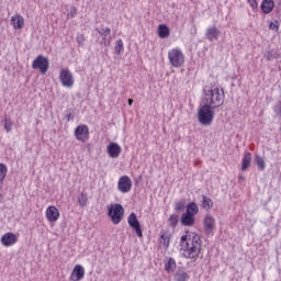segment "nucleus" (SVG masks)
I'll list each match as a JSON object with an SVG mask.
<instances>
[{"mask_svg":"<svg viewBox=\"0 0 281 281\" xmlns=\"http://www.w3.org/2000/svg\"><path fill=\"white\" fill-rule=\"evenodd\" d=\"M239 179H243V176H239Z\"/></svg>","mask_w":281,"mask_h":281,"instance_id":"obj_43","label":"nucleus"},{"mask_svg":"<svg viewBox=\"0 0 281 281\" xmlns=\"http://www.w3.org/2000/svg\"><path fill=\"white\" fill-rule=\"evenodd\" d=\"M221 37V30L216 27V25L209 26L205 31V38L206 41H210L211 43L214 41H218Z\"/></svg>","mask_w":281,"mask_h":281,"instance_id":"obj_11","label":"nucleus"},{"mask_svg":"<svg viewBox=\"0 0 281 281\" xmlns=\"http://www.w3.org/2000/svg\"><path fill=\"white\" fill-rule=\"evenodd\" d=\"M11 25L14 30H23L25 27V19L22 15L15 14L11 16Z\"/></svg>","mask_w":281,"mask_h":281,"instance_id":"obj_16","label":"nucleus"},{"mask_svg":"<svg viewBox=\"0 0 281 281\" xmlns=\"http://www.w3.org/2000/svg\"><path fill=\"white\" fill-rule=\"evenodd\" d=\"M120 153H122V147H120L117 143H110L108 146L109 157H112V159H117V157H120Z\"/></svg>","mask_w":281,"mask_h":281,"instance_id":"obj_15","label":"nucleus"},{"mask_svg":"<svg viewBox=\"0 0 281 281\" xmlns=\"http://www.w3.org/2000/svg\"><path fill=\"white\" fill-rule=\"evenodd\" d=\"M108 216H110L113 225H120L124 218V206L119 203L111 204L108 207Z\"/></svg>","mask_w":281,"mask_h":281,"instance_id":"obj_4","label":"nucleus"},{"mask_svg":"<svg viewBox=\"0 0 281 281\" xmlns=\"http://www.w3.org/2000/svg\"><path fill=\"white\" fill-rule=\"evenodd\" d=\"M263 58H266V60H273V58H277L276 52L273 50L266 52L263 55Z\"/></svg>","mask_w":281,"mask_h":281,"instance_id":"obj_33","label":"nucleus"},{"mask_svg":"<svg viewBox=\"0 0 281 281\" xmlns=\"http://www.w3.org/2000/svg\"><path fill=\"white\" fill-rule=\"evenodd\" d=\"M175 280L176 281H188L190 280V276H188V272L186 270L179 268L175 273Z\"/></svg>","mask_w":281,"mask_h":281,"instance_id":"obj_22","label":"nucleus"},{"mask_svg":"<svg viewBox=\"0 0 281 281\" xmlns=\"http://www.w3.org/2000/svg\"><path fill=\"white\" fill-rule=\"evenodd\" d=\"M168 59L171 67H183V63H186V56L179 48L170 49L168 53Z\"/></svg>","mask_w":281,"mask_h":281,"instance_id":"obj_5","label":"nucleus"},{"mask_svg":"<svg viewBox=\"0 0 281 281\" xmlns=\"http://www.w3.org/2000/svg\"><path fill=\"white\" fill-rule=\"evenodd\" d=\"M75 137H77L79 142H87L89 137V126L87 125L77 126L75 130Z\"/></svg>","mask_w":281,"mask_h":281,"instance_id":"obj_12","label":"nucleus"},{"mask_svg":"<svg viewBox=\"0 0 281 281\" xmlns=\"http://www.w3.org/2000/svg\"><path fill=\"white\" fill-rule=\"evenodd\" d=\"M60 217V212L56 206H48L46 210V218L49 223H56V221Z\"/></svg>","mask_w":281,"mask_h":281,"instance_id":"obj_14","label":"nucleus"},{"mask_svg":"<svg viewBox=\"0 0 281 281\" xmlns=\"http://www.w3.org/2000/svg\"><path fill=\"white\" fill-rule=\"evenodd\" d=\"M269 27L270 30H278L279 26L276 23L271 22Z\"/></svg>","mask_w":281,"mask_h":281,"instance_id":"obj_41","label":"nucleus"},{"mask_svg":"<svg viewBox=\"0 0 281 281\" xmlns=\"http://www.w3.org/2000/svg\"><path fill=\"white\" fill-rule=\"evenodd\" d=\"M33 69H38L41 74H47L49 69V59L43 55H38L32 63Z\"/></svg>","mask_w":281,"mask_h":281,"instance_id":"obj_6","label":"nucleus"},{"mask_svg":"<svg viewBox=\"0 0 281 281\" xmlns=\"http://www.w3.org/2000/svg\"><path fill=\"white\" fill-rule=\"evenodd\" d=\"M202 207L203 210H212L214 207V202L207 195H202Z\"/></svg>","mask_w":281,"mask_h":281,"instance_id":"obj_25","label":"nucleus"},{"mask_svg":"<svg viewBox=\"0 0 281 281\" xmlns=\"http://www.w3.org/2000/svg\"><path fill=\"white\" fill-rule=\"evenodd\" d=\"M114 49L116 54H122V52H124V42H122V40H117Z\"/></svg>","mask_w":281,"mask_h":281,"instance_id":"obj_32","label":"nucleus"},{"mask_svg":"<svg viewBox=\"0 0 281 281\" xmlns=\"http://www.w3.org/2000/svg\"><path fill=\"white\" fill-rule=\"evenodd\" d=\"M97 32L100 34V36H102L103 43H106V36L111 34V29L110 27H105V29L102 27L101 30L97 29Z\"/></svg>","mask_w":281,"mask_h":281,"instance_id":"obj_28","label":"nucleus"},{"mask_svg":"<svg viewBox=\"0 0 281 281\" xmlns=\"http://www.w3.org/2000/svg\"><path fill=\"white\" fill-rule=\"evenodd\" d=\"M249 166H251V153L246 151L241 159V171L245 172Z\"/></svg>","mask_w":281,"mask_h":281,"instance_id":"obj_21","label":"nucleus"},{"mask_svg":"<svg viewBox=\"0 0 281 281\" xmlns=\"http://www.w3.org/2000/svg\"><path fill=\"white\" fill-rule=\"evenodd\" d=\"M87 201H89V198L87 196L86 193H80L78 195V202L80 207H85V205H87Z\"/></svg>","mask_w":281,"mask_h":281,"instance_id":"obj_30","label":"nucleus"},{"mask_svg":"<svg viewBox=\"0 0 281 281\" xmlns=\"http://www.w3.org/2000/svg\"><path fill=\"white\" fill-rule=\"evenodd\" d=\"M159 38H168L170 36V29L166 24H160L158 26Z\"/></svg>","mask_w":281,"mask_h":281,"instance_id":"obj_24","label":"nucleus"},{"mask_svg":"<svg viewBox=\"0 0 281 281\" xmlns=\"http://www.w3.org/2000/svg\"><path fill=\"white\" fill-rule=\"evenodd\" d=\"M248 3L252 10H258V2L256 0H248Z\"/></svg>","mask_w":281,"mask_h":281,"instance_id":"obj_38","label":"nucleus"},{"mask_svg":"<svg viewBox=\"0 0 281 281\" xmlns=\"http://www.w3.org/2000/svg\"><path fill=\"white\" fill-rule=\"evenodd\" d=\"M128 104H130V106H133V99H128Z\"/></svg>","mask_w":281,"mask_h":281,"instance_id":"obj_42","label":"nucleus"},{"mask_svg":"<svg viewBox=\"0 0 281 281\" xmlns=\"http://www.w3.org/2000/svg\"><path fill=\"white\" fill-rule=\"evenodd\" d=\"M274 5L276 4L273 0H263L261 3V10L263 14H271V12H273Z\"/></svg>","mask_w":281,"mask_h":281,"instance_id":"obj_18","label":"nucleus"},{"mask_svg":"<svg viewBox=\"0 0 281 281\" xmlns=\"http://www.w3.org/2000/svg\"><path fill=\"white\" fill-rule=\"evenodd\" d=\"M273 111H274L276 115L281 117V100L274 105Z\"/></svg>","mask_w":281,"mask_h":281,"instance_id":"obj_35","label":"nucleus"},{"mask_svg":"<svg viewBox=\"0 0 281 281\" xmlns=\"http://www.w3.org/2000/svg\"><path fill=\"white\" fill-rule=\"evenodd\" d=\"M5 177H8V166L5 164H0V183L3 184V181H5Z\"/></svg>","mask_w":281,"mask_h":281,"instance_id":"obj_27","label":"nucleus"},{"mask_svg":"<svg viewBox=\"0 0 281 281\" xmlns=\"http://www.w3.org/2000/svg\"><path fill=\"white\" fill-rule=\"evenodd\" d=\"M59 80L63 87H66L67 89H71V87H74V74H71V70L68 68L60 70Z\"/></svg>","mask_w":281,"mask_h":281,"instance_id":"obj_7","label":"nucleus"},{"mask_svg":"<svg viewBox=\"0 0 281 281\" xmlns=\"http://www.w3.org/2000/svg\"><path fill=\"white\" fill-rule=\"evenodd\" d=\"M198 120L202 126H210L214 122V108L204 103L198 112Z\"/></svg>","mask_w":281,"mask_h":281,"instance_id":"obj_3","label":"nucleus"},{"mask_svg":"<svg viewBox=\"0 0 281 281\" xmlns=\"http://www.w3.org/2000/svg\"><path fill=\"white\" fill-rule=\"evenodd\" d=\"M127 223L130 227H133V229L136 232V235L138 238H142L144 234L142 233V225L139 224V220H137V215L135 213H131L127 217Z\"/></svg>","mask_w":281,"mask_h":281,"instance_id":"obj_10","label":"nucleus"},{"mask_svg":"<svg viewBox=\"0 0 281 281\" xmlns=\"http://www.w3.org/2000/svg\"><path fill=\"white\" fill-rule=\"evenodd\" d=\"M85 278V268L80 265L75 266L72 273H71V280L72 281H80Z\"/></svg>","mask_w":281,"mask_h":281,"instance_id":"obj_17","label":"nucleus"},{"mask_svg":"<svg viewBox=\"0 0 281 281\" xmlns=\"http://www.w3.org/2000/svg\"><path fill=\"white\" fill-rule=\"evenodd\" d=\"M77 13H78V9H76V7H72L70 9V12L68 13V16H70V19H74V16H76Z\"/></svg>","mask_w":281,"mask_h":281,"instance_id":"obj_39","label":"nucleus"},{"mask_svg":"<svg viewBox=\"0 0 281 281\" xmlns=\"http://www.w3.org/2000/svg\"><path fill=\"white\" fill-rule=\"evenodd\" d=\"M204 104L212 106L213 109H218L225 102V92L218 87H204Z\"/></svg>","mask_w":281,"mask_h":281,"instance_id":"obj_2","label":"nucleus"},{"mask_svg":"<svg viewBox=\"0 0 281 281\" xmlns=\"http://www.w3.org/2000/svg\"><path fill=\"white\" fill-rule=\"evenodd\" d=\"M181 224L184 225V227H192V225H194V215L183 213L181 216Z\"/></svg>","mask_w":281,"mask_h":281,"instance_id":"obj_19","label":"nucleus"},{"mask_svg":"<svg viewBox=\"0 0 281 281\" xmlns=\"http://www.w3.org/2000/svg\"><path fill=\"white\" fill-rule=\"evenodd\" d=\"M203 241L196 233L187 232L186 235H182L180 238V252L182 258L187 260H196L199 254H201V247Z\"/></svg>","mask_w":281,"mask_h":281,"instance_id":"obj_1","label":"nucleus"},{"mask_svg":"<svg viewBox=\"0 0 281 281\" xmlns=\"http://www.w3.org/2000/svg\"><path fill=\"white\" fill-rule=\"evenodd\" d=\"M255 161L260 170H265V168H267V165L265 164V158H262V156L256 155Z\"/></svg>","mask_w":281,"mask_h":281,"instance_id":"obj_29","label":"nucleus"},{"mask_svg":"<svg viewBox=\"0 0 281 281\" xmlns=\"http://www.w3.org/2000/svg\"><path fill=\"white\" fill-rule=\"evenodd\" d=\"M76 41L78 45H85V35L82 34L77 35Z\"/></svg>","mask_w":281,"mask_h":281,"instance_id":"obj_37","label":"nucleus"},{"mask_svg":"<svg viewBox=\"0 0 281 281\" xmlns=\"http://www.w3.org/2000/svg\"><path fill=\"white\" fill-rule=\"evenodd\" d=\"M66 120L67 122H70V120H74V113H71V111H68V113L66 114Z\"/></svg>","mask_w":281,"mask_h":281,"instance_id":"obj_40","label":"nucleus"},{"mask_svg":"<svg viewBox=\"0 0 281 281\" xmlns=\"http://www.w3.org/2000/svg\"><path fill=\"white\" fill-rule=\"evenodd\" d=\"M4 131H7V133L12 132V121H10V119H4Z\"/></svg>","mask_w":281,"mask_h":281,"instance_id":"obj_34","label":"nucleus"},{"mask_svg":"<svg viewBox=\"0 0 281 281\" xmlns=\"http://www.w3.org/2000/svg\"><path fill=\"white\" fill-rule=\"evenodd\" d=\"M159 243L165 249H168V247H170V233L162 231Z\"/></svg>","mask_w":281,"mask_h":281,"instance_id":"obj_20","label":"nucleus"},{"mask_svg":"<svg viewBox=\"0 0 281 281\" xmlns=\"http://www.w3.org/2000/svg\"><path fill=\"white\" fill-rule=\"evenodd\" d=\"M187 214H190L191 216H194L195 214H199V205H196L194 202H191L187 205Z\"/></svg>","mask_w":281,"mask_h":281,"instance_id":"obj_26","label":"nucleus"},{"mask_svg":"<svg viewBox=\"0 0 281 281\" xmlns=\"http://www.w3.org/2000/svg\"><path fill=\"white\" fill-rule=\"evenodd\" d=\"M16 240H19V238L16 235H14V233H5L1 237V244L3 247H12V245H16Z\"/></svg>","mask_w":281,"mask_h":281,"instance_id":"obj_13","label":"nucleus"},{"mask_svg":"<svg viewBox=\"0 0 281 281\" xmlns=\"http://www.w3.org/2000/svg\"><path fill=\"white\" fill-rule=\"evenodd\" d=\"M204 234L206 236H214V229H216V218L212 215H206L203 220Z\"/></svg>","mask_w":281,"mask_h":281,"instance_id":"obj_8","label":"nucleus"},{"mask_svg":"<svg viewBox=\"0 0 281 281\" xmlns=\"http://www.w3.org/2000/svg\"><path fill=\"white\" fill-rule=\"evenodd\" d=\"M175 269H177V261H175V259L172 258H168L165 261V270L167 271V273H173Z\"/></svg>","mask_w":281,"mask_h":281,"instance_id":"obj_23","label":"nucleus"},{"mask_svg":"<svg viewBox=\"0 0 281 281\" xmlns=\"http://www.w3.org/2000/svg\"><path fill=\"white\" fill-rule=\"evenodd\" d=\"M183 207H186V202H178L175 205V211L176 212H181V210H183Z\"/></svg>","mask_w":281,"mask_h":281,"instance_id":"obj_36","label":"nucleus"},{"mask_svg":"<svg viewBox=\"0 0 281 281\" xmlns=\"http://www.w3.org/2000/svg\"><path fill=\"white\" fill-rule=\"evenodd\" d=\"M168 223L170 227H177V224L179 223V216L175 214L170 215V217L168 218Z\"/></svg>","mask_w":281,"mask_h":281,"instance_id":"obj_31","label":"nucleus"},{"mask_svg":"<svg viewBox=\"0 0 281 281\" xmlns=\"http://www.w3.org/2000/svg\"><path fill=\"white\" fill-rule=\"evenodd\" d=\"M131 188H133V181L131 180V178L128 176H122L117 182L119 192L126 194L128 193Z\"/></svg>","mask_w":281,"mask_h":281,"instance_id":"obj_9","label":"nucleus"}]
</instances>
